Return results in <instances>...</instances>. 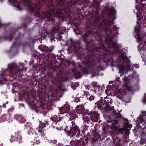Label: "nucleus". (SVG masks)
Segmentation results:
<instances>
[{"mask_svg": "<svg viewBox=\"0 0 146 146\" xmlns=\"http://www.w3.org/2000/svg\"><path fill=\"white\" fill-rule=\"evenodd\" d=\"M88 27L89 31L83 36V40L86 44L85 49L77 48L72 38L67 41L66 44L69 47H73L76 52L86 59L83 62L85 65L83 68L84 73H99L105 70L104 63L107 65L109 63L111 64L117 62L114 56L111 55L110 51L104 42L95 35L91 24Z\"/></svg>", "mask_w": 146, "mask_h": 146, "instance_id": "obj_1", "label": "nucleus"}, {"mask_svg": "<svg viewBox=\"0 0 146 146\" xmlns=\"http://www.w3.org/2000/svg\"><path fill=\"white\" fill-rule=\"evenodd\" d=\"M89 0H26V6L30 13H35L42 20L46 19L52 25L56 17L62 21H70L72 15L82 14L80 10H85Z\"/></svg>", "mask_w": 146, "mask_h": 146, "instance_id": "obj_2", "label": "nucleus"}, {"mask_svg": "<svg viewBox=\"0 0 146 146\" xmlns=\"http://www.w3.org/2000/svg\"><path fill=\"white\" fill-rule=\"evenodd\" d=\"M100 5L98 0H94L93 3L91 4L90 9L92 11H89L91 15L96 14V16L94 19L92 23H90L93 29L94 32L100 39L102 41L110 51L111 55L114 56L118 63L123 64L126 61L125 66L118 65V68H130V62L123 56V54H120V47L116 45V42L114 38L118 34L119 27L115 25L111 26L114 24L113 19L116 11L114 7H111L109 10L111 13L109 14V16L102 21L100 16L98 15V8Z\"/></svg>", "mask_w": 146, "mask_h": 146, "instance_id": "obj_3", "label": "nucleus"}, {"mask_svg": "<svg viewBox=\"0 0 146 146\" xmlns=\"http://www.w3.org/2000/svg\"><path fill=\"white\" fill-rule=\"evenodd\" d=\"M27 76L28 80L31 81L33 82V84L37 85L38 89L37 92L35 90L33 89L31 90L30 94L35 99L33 102L34 106L35 108H39L43 107V104L44 101H46V99H48V96L46 94V84L44 83H42V82L37 81V76L35 75V74H31L28 76L27 74H25Z\"/></svg>", "mask_w": 146, "mask_h": 146, "instance_id": "obj_4", "label": "nucleus"}, {"mask_svg": "<svg viewBox=\"0 0 146 146\" xmlns=\"http://www.w3.org/2000/svg\"><path fill=\"white\" fill-rule=\"evenodd\" d=\"M108 117L110 119L108 120L107 122L111 123V128L115 131L116 135L115 144L116 146H121V138L125 139L129 134V131L126 129L119 128L117 126L119 118L123 119L122 116L120 113H117L114 115H110Z\"/></svg>", "mask_w": 146, "mask_h": 146, "instance_id": "obj_5", "label": "nucleus"}, {"mask_svg": "<svg viewBox=\"0 0 146 146\" xmlns=\"http://www.w3.org/2000/svg\"><path fill=\"white\" fill-rule=\"evenodd\" d=\"M87 135H84V137L81 138L80 140L76 139L74 141H70V145L71 146H86L88 140L89 136L92 138L94 142L101 138L100 135L93 130H91L90 133H87Z\"/></svg>", "mask_w": 146, "mask_h": 146, "instance_id": "obj_6", "label": "nucleus"}, {"mask_svg": "<svg viewBox=\"0 0 146 146\" xmlns=\"http://www.w3.org/2000/svg\"><path fill=\"white\" fill-rule=\"evenodd\" d=\"M24 64L23 63H20L17 64L15 62L9 63L8 64L7 68H2L1 73H4L8 71L10 73H21L25 72L27 68L24 67Z\"/></svg>", "mask_w": 146, "mask_h": 146, "instance_id": "obj_7", "label": "nucleus"}, {"mask_svg": "<svg viewBox=\"0 0 146 146\" xmlns=\"http://www.w3.org/2000/svg\"><path fill=\"white\" fill-rule=\"evenodd\" d=\"M68 136L72 137L75 136L78 138L82 135L79 127L75 124L74 121H70L69 125L66 127L64 130Z\"/></svg>", "mask_w": 146, "mask_h": 146, "instance_id": "obj_8", "label": "nucleus"}, {"mask_svg": "<svg viewBox=\"0 0 146 146\" xmlns=\"http://www.w3.org/2000/svg\"><path fill=\"white\" fill-rule=\"evenodd\" d=\"M99 101L97 102L96 107L98 108L99 110H104L105 111H107V109L109 106V103H110L108 100H104L102 97H101Z\"/></svg>", "mask_w": 146, "mask_h": 146, "instance_id": "obj_9", "label": "nucleus"}, {"mask_svg": "<svg viewBox=\"0 0 146 146\" xmlns=\"http://www.w3.org/2000/svg\"><path fill=\"white\" fill-rule=\"evenodd\" d=\"M50 74L49 75L51 76V80L54 84L61 83L62 82L67 81L68 80L67 78L64 77L63 74H56V77L52 76L53 74Z\"/></svg>", "mask_w": 146, "mask_h": 146, "instance_id": "obj_10", "label": "nucleus"}, {"mask_svg": "<svg viewBox=\"0 0 146 146\" xmlns=\"http://www.w3.org/2000/svg\"><path fill=\"white\" fill-rule=\"evenodd\" d=\"M87 113L90 116V118L92 122L100 123L101 121L100 119V114L96 111H91L88 110L87 111Z\"/></svg>", "mask_w": 146, "mask_h": 146, "instance_id": "obj_11", "label": "nucleus"}, {"mask_svg": "<svg viewBox=\"0 0 146 146\" xmlns=\"http://www.w3.org/2000/svg\"><path fill=\"white\" fill-rule=\"evenodd\" d=\"M12 141L10 140L11 143L13 141L17 142L19 144L21 143L22 137L19 131H16L12 133L11 135Z\"/></svg>", "mask_w": 146, "mask_h": 146, "instance_id": "obj_12", "label": "nucleus"}, {"mask_svg": "<svg viewBox=\"0 0 146 146\" xmlns=\"http://www.w3.org/2000/svg\"><path fill=\"white\" fill-rule=\"evenodd\" d=\"M56 60H51L50 58H48L44 60V64L46 66L47 68L49 70H54V66H55L56 65Z\"/></svg>", "mask_w": 146, "mask_h": 146, "instance_id": "obj_13", "label": "nucleus"}, {"mask_svg": "<svg viewBox=\"0 0 146 146\" xmlns=\"http://www.w3.org/2000/svg\"><path fill=\"white\" fill-rule=\"evenodd\" d=\"M17 74H8V75H7V74H0L1 78L2 79L1 80H4L6 82L13 80L15 79L14 76Z\"/></svg>", "mask_w": 146, "mask_h": 146, "instance_id": "obj_14", "label": "nucleus"}, {"mask_svg": "<svg viewBox=\"0 0 146 146\" xmlns=\"http://www.w3.org/2000/svg\"><path fill=\"white\" fill-rule=\"evenodd\" d=\"M124 84L123 86H125L127 90L129 91H133V86L132 85H129V82L128 78L125 77L123 78Z\"/></svg>", "mask_w": 146, "mask_h": 146, "instance_id": "obj_15", "label": "nucleus"}, {"mask_svg": "<svg viewBox=\"0 0 146 146\" xmlns=\"http://www.w3.org/2000/svg\"><path fill=\"white\" fill-rule=\"evenodd\" d=\"M137 125L138 128L144 129L146 128V121L138 118L137 122Z\"/></svg>", "mask_w": 146, "mask_h": 146, "instance_id": "obj_16", "label": "nucleus"}, {"mask_svg": "<svg viewBox=\"0 0 146 146\" xmlns=\"http://www.w3.org/2000/svg\"><path fill=\"white\" fill-rule=\"evenodd\" d=\"M70 105L68 104H65L60 109V112L61 113H66L67 114L69 115V112L70 111Z\"/></svg>", "mask_w": 146, "mask_h": 146, "instance_id": "obj_17", "label": "nucleus"}, {"mask_svg": "<svg viewBox=\"0 0 146 146\" xmlns=\"http://www.w3.org/2000/svg\"><path fill=\"white\" fill-rule=\"evenodd\" d=\"M91 86L93 88V90L91 89L93 92L96 93L97 92V89L98 91H100L101 86L98 84V82L96 81L92 82L91 83Z\"/></svg>", "mask_w": 146, "mask_h": 146, "instance_id": "obj_18", "label": "nucleus"}, {"mask_svg": "<svg viewBox=\"0 0 146 146\" xmlns=\"http://www.w3.org/2000/svg\"><path fill=\"white\" fill-rule=\"evenodd\" d=\"M126 90L124 88L118 90L117 92V97L119 98H120L121 97H123L124 95H126Z\"/></svg>", "mask_w": 146, "mask_h": 146, "instance_id": "obj_19", "label": "nucleus"}, {"mask_svg": "<svg viewBox=\"0 0 146 146\" xmlns=\"http://www.w3.org/2000/svg\"><path fill=\"white\" fill-rule=\"evenodd\" d=\"M17 31V29H14L11 32L9 35H8L7 36L4 38L5 40H7L9 41H11L15 34V32Z\"/></svg>", "mask_w": 146, "mask_h": 146, "instance_id": "obj_20", "label": "nucleus"}, {"mask_svg": "<svg viewBox=\"0 0 146 146\" xmlns=\"http://www.w3.org/2000/svg\"><path fill=\"white\" fill-rule=\"evenodd\" d=\"M136 9L139 12H141L146 8V4L143 3H139L138 6H135Z\"/></svg>", "mask_w": 146, "mask_h": 146, "instance_id": "obj_21", "label": "nucleus"}, {"mask_svg": "<svg viewBox=\"0 0 146 146\" xmlns=\"http://www.w3.org/2000/svg\"><path fill=\"white\" fill-rule=\"evenodd\" d=\"M14 118L20 123H25L26 121L25 118L21 115H15L14 116Z\"/></svg>", "mask_w": 146, "mask_h": 146, "instance_id": "obj_22", "label": "nucleus"}, {"mask_svg": "<svg viewBox=\"0 0 146 146\" xmlns=\"http://www.w3.org/2000/svg\"><path fill=\"white\" fill-rule=\"evenodd\" d=\"M93 124L92 123V122L91 121H88V122L85 123L84 127L86 128H84V129L82 131V133L84 134V135H85V133L88 130V129L86 128H88L90 127H91L92 126Z\"/></svg>", "mask_w": 146, "mask_h": 146, "instance_id": "obj_23", "label": "nucleus"}, {"mask_svg": "<svg viewBox=\"0 0 146 146\" xmlns=\"http://www.w3.org/2000/svg\"><path fill=\"white\" fill-rule=\"evenodd\" d=\"M84 110V106L82 105L77 106L76 108V111L77 113L81 114L83 113Z\"/></svg>", "mask_w": 146, "mask_h": 146, "instance_id": "obj_24", "label": "nucleus"}, {"mask_svg": "<svg viewBox=\"0 0 146 146\" xmlns=\"http://www.w3.org/2000/svg\"><path fill=\"white\" fill-rule=\"evenodd\" d=\"M84 96H86L88 100L90 101H91L94 100L95 98V97L90 94L88 91H84Z\"/></svg>", "mask_w": 146, "mask_h": 146, "instance_id": "obj_25", "label": "nucleus"}, {"mask_svg": "<svg viewBox=\"0 0 146 146\" xmlns=\"http://www.w3.org/2000/svg\"><path fill=\"white\" fill-rule=\"evenodd\" d=\"M51 119L52 121L56 122L57 123L59 124L58 122L59 121H60L62 120V117H61L59 115H54L52 117H51Z\"/></svg>", "mask_w": 146, "mask_h": 146, "instance_id": "obj_26", "label": "nucleus"}, {"mask_svg": "<svg viewBox=\"0 0 146 146\" xmlns=\"http://www.w3.org/2000/svg\"><path fill=\"white\" fill-rule=\"evenodd\" d=\"M140 143L143 144L146 143V133L143 132L141 135Z\"/></svg>", "mask_w": 146, "mask_h": 146, "instance_id": "obj_27", "label": "nucleus"}, {"mask_svg": "<svg viewBox=\"0 0 146 146\" xmlns=\"http://www.w3.org/2000/svg\"><path fill=\"white\" fill-rule=\"evenodd\" d=\"M108 127L106 126L103 125L102 128V130L103 132L102 133V135L104 137H107L108 134Z\"/></svg>", "mask_w": 146, "mask_h": 146, "instance_id": "obj_28", "label": "nucleus"}, {"mask_svg": "<svg viewBox=\"0 0 146 146\" xmlns=\"http://www.w3.org/2000/svg\"><path fill=\"white\" fill-rule=\"evenodd\" d=\"M48 33L47 31L44 29H42L40 33V35L41 37L45 39L46 38V36L48 34Z\"/></svg>", "mask_w": 146, "mask_h": 146, "instance_id": "obj_29", "label": "nucleus"}, {"mask_svg": "<svg viewBox=\"0 0 146 146\" xmlns=\"http://www.w3.org/2000/svg\"><path fill=\"white\" fill-rule=\"evenodd\" d=\"M19 36L16 37L15 38V42L13 43L12 45V47H13L16 46V44L17 43V41L19 40L21 37L23 36V35L20 33H19Z\"/></svg>", "mask_w": 146, "mask_h": 146, "instance_id": "obj_30", "label": "nucleus"}, {"mask_svg": "<svg viewBox=\"0 0 146 146\" xmlns=\"http://www.w3.org/2000/svg\"><path fill=\"white\" fill-rule=\"evenodd\" d=\"M38 48L43 52H48L49 50L48 48L44 45L39 46H38Z\"/></svg>", "mask_w": 146, "mask_h": 146, "instance_id": "obj_31", "label": "nucleus"}, {"mask_svg": "<svg viewBox=\"0 0 146 146\" xmlns=\"http://www.w3.org/2000/svg\"><path fill=\"white\" fill-rule=\"evenodd\" d=\"M138 118L142 119L146 121V111H143L142 112L141 115H139Z\"/></svg>", "mask_w": 146, "mask_h": 146, "instance_id": "obj_32", "label": "nucleus"}, {"mask_svg": "<svg viewBox=\"0 0 146 146\" xmlns=\"http://www.w3.org/2000/svg\"><path fill=\"white\" fill-rule=\"evenodd\" d=\"M36 70L37 71V73H44V72H45L46 70L45 67L44 66L43 67L42 66H41V67H40L39 69H36Z\"/></svg>", "mask_w": 146, "mask_h": 146, "instance_id": "obj_33", "label": "nucleus"}, {"mask_svg": "<svg viewBox=\"0 0 146 146\" xmlns=\"http://www.w3.org/2000/svg\"><path fill=\"white\" fill-rule=\"evenodd\" d=\"M60 28L59 25H58L56 26H53L52 30V32L54 33H57L59 31Z\"/></svg>", "mask_w": 146, "mask_h": 146, "instance_id": "obj_34", "label": "nucleus"}, {"mask_svg": "<svg viewBox=\"0 0 146 146\" xmlns=\"http://www.w3.org/2000/svg\"><path fill=\"white\" fill-rule=\"evenodd\" d=\"M38 131L41 133L42 136H43L45 135V133H44V129L42 127H40L38 130Z\"/></svg>", "mask_w": 146, "mask_h": 146, "instance_id": "obj_35", "label": "nucleus"}, {"mask_svg": "<svg viewBox=\"0 0 146 146\" xmlns=\"http://www.w3.org/2000/svg\"><path fill=\"white\" fill-rule=\"evenodd\" d=\"M28 133L30 135H33L34 134H35V131L31 127L28 130Z\"/></svg>", "mask_w": 146, "mask_h": 146, "instance_id": "obj_36", "label": "nucleus"}, {"mask_svg": "<svg viewBox=\"0 0 146 146\" xmlns=\"http://www.w3.org/2000/svg\"><path fill=\"white\" fill-rule=\"evenodd\" d=\"M71 87L74 90L75 89L79 86V84L77 82L72 83L71 84Z\"/></svg>", "mask_w": 146, "mask_h": 146, "instance_id": "obj_37", "label": "nucleus"}, {"mask_svg": "<svg viewBox=\"0 0 146 146\" xmlns=\"http://www.w3.org/2000/svg\"><path fill=\"white\" fill-rule=\"evenodd\" d=\"M73 76L76 79H78L81 78L82 75L81 74H74Z\"/></svg>", "mask_w": 146, "mask_h": 146, "instance_id": "obj_38", "label": "nucleus"}, {"mask_svg": "<svg viewBox=\"0 0 146 146\" xmlns=\"http://www.w3.org/2000/svg\"><path fill=\"white\" fill-rule=\"evenodd\" d=\"M137 25H138V26H136L135 27V32H137L138 31H140V25L139 24V23L137 21Z\"/></svg>", "mask_w": 146, "mask_h": 146, "instance_id": "obj_39", "label": "nucleus"}, {"mask_svg": "<svg viewBox=\"0 0 146 146\" xmlns=\"http://www.w3.org/2000/svg\"><path fill=\"white\" fill-rule=\"evenodd\" d=\"M137 42H140L143 40V36H141V35L139 34H138L137 35Z\"/></svg>", "mask_w": 146, "mask_h": 146, "instance_id": "obj_40", "label": "nucleus"}, {"mask_svg": "<svg viewBox=\"0 0 146 146\" xmlns=\"http://www.w3.org/2000/svg\"><path fill=\"white\" fill-rule=\"evenodd\" d=\"M14 110V109L13 108H10L8 110V114L9 116L11 115V112H12Z\"/></svg>", "mask_w": 146, "mask_h": 146, "instance_id": "obj_41", "label": "nucleus"}, {"mask_svg": "<svg viewBox=\"0 0 146 146\" xmlns=\"http://www.w3.org/2000/svg\"><path fill=\"white\" fill-rule=\"evenodd\" d=\"M84 120L85 121V123L88 122V121H90L91 120H90V119L89 117L88 116H86L85 117H84L83 118Z\"/></svg>", "mask_w": 146, "mask_h": 146, "instance_id": "obj_42", "label": "nucleus"}, {"mask_svg": "<svg viewBox=\"0 0 146 146\" xmlns=\"http://www.w3.org/2000/svg\"><path fill=\"white\" fill-rule=\"evenodd\" d=\"M6 115L4 114L1 117H0V119L1 120L3 121H4L6 119Z\"/></svg>", "mask_w": 146, "mask_h": 146, "instance_id": "obj_43", "label": "nucleus"}, {"mask_svg": "<svg viewBox=\"0 0 146 146\" xmlns=\"http://www.w3.org/2000/svg\"><path fill=\"white\" fill-rule=\"evenodd\" d=\"M31 123L30 122H28L27 123L25 124V126L27 127H29L30 128V127L31 126Z\"/></svg>", "mask_w": 146, "mask_h": 146, "instance_id": "obj_44", "label": "nucleus"}, {"mask_svg": "<svg viewBox=\"0 0 146 146\" xmlns=\"http://www.w3.org/2000/svg\"><path fill=\"white\" fill-rule=\"evenodd\" d=\"M143 101L144 104H146V93L144 94L143 98Z\"/></svg>", "mask_w": 146, "mask_h": 146, "instance_id": "obj_45", "label": "nucleus"}, {"mask_svg": "<svg viewBox=\"0 0 146 146\" xmlns=\"http://www.w3.org/2000/svg\"><path fill=\"white\" fill-rule=\"evenodd\" d=\"M84 86L85 88L87 90H90V88H91L90 85L89 84L88 85H86Z\"/></svg>", "mask_w": 146, "mask_h": 146, "instance_id": "obj_46", "label": "nucleus"}, {"mask_svg": "<svg viewBox=\"0 0 146 146\" xmlns=\"http://www.w3.org/2000/svg\"><path fill=\"white\" fill-rule=\"evenodd\" d=\"M123 121L125 122L126 123V125L127 126H128V125H129V121L128 120L127 118H124L123 119Z\"/></svg>", "mask_w": 146, "mask_h": 146, "instance_id": "obj_47", "label": "nucleus"}, {"mask_svg": "<svg viewBox=\"0 0 146 146\" xmlns=\"http://www.w3.org/2000/svg\"><path fill=\"white\" fill-rule=\"evenodd\" d=\"M92 75L91 76V77L92 78H93L94 76H100V74H92Z\"/></svg>", "mask_w": 146, "mask_h": 146, "instance_id": "obj_48", "label": "nucleus"}, {"mask_svg": "<svg viewBox=\"0 0 146 146\" xmlns=\"http://www.w3.org/2000/svg\"><path fill=\"white\" fill-rule=\"evenodd\" d=\"M71 115H72L73 116V118L75 119L78 117L77 115L75 113H73L71 114Z\"/></svg>", "mask_w": 146, "mask_h": 146, "instance_id": "obj_49", "label": "nucleus"}, {"mask_svg": "<svg viewBox=\"0 0 146 146\" xmlns=\"http://www.w3.org/2000/svg\"><path fill=\"white\" fill-rule=\"evenodd\" d=\"M80 99L78 98H76L75 99V102H80Z\"/></svg>", "mask_w": 146, "mask_h": 146, "instance_id": "obj_50", "label": "nucleus"}, {"mask_svg": "<svg viewBox=\"0 0 146 146\" xmlns=\"http://www.w3.org/2000/svg\"><path fill=\"white\" fill-rule=\"evenodd\" d=\"M58 146H70V145H65L64 144H62L61 143H60L58 145Z\"/></svg>", "mask_w": 146, "mask_h": 146, "instance_id": "obj_51", "label": "nucleus"}, {"mask_svg": "<svg viewBox=\"0 0 146 146\" xmlns=\"http://www.w3.org/2000/svg\"><path fill=\"white\" fill-rule=\"evenodd\" d=\"M133 132L134 133L135 135H137V134H136L137 133V130H136L135 129L134 130H133Z\"/></svg>", "mask_w": 146, "mask_h": 146, "instance_id": "obj_52", "label": "nucleus"}, {"mask_svg": "<svg viewBox=\"0 0 146 146\" xmlns=\"http://www.w3.org/2000/svg\"><path fill=\"white\" fill-rule=\"evenodd\" d=\"M35 143L38 144L39 143H40V142L39 140H37L35 141Z\"/></svg>", "mask_w": 146, "mask_h": 146, "instance_id": "obj_53", "label": "nucleus"}, {"mask_svg": "<svg viewBox=\"0 0 146 146\" xmlns=\"http://www.w3.org/2000/svg\"><path fill=\"white\" fill-rule=\"evenodd\" d=\"M27 25V24L26 23H23L22 24V27H26Z\"/></svg>", "mask_w": 146, "mask_h": 146, "instance_id": "obj_54", "label": "nucleus"}, {"mask_svg": "<svg viewBox=\"0 0 146 146\" xmlns=\"http://www.w3.org/2000/svg\"><path fill=\"white\" fill-rule=\"evenodd\" d=\"M46 124L44 123H43L42 124V126L41 127H42V128H44L46 127Z\"/></svg>", "mask_w": 146, "mask_h": 146, "instance_id": "obj_55", "label": "nucleus"}, {"mask_svg": "<svg viewBox=\"0 0 146 146\" xmlns=\"http://www.w3.org/2000/svg\"><path fill=\"white\" fill-rule=\"evenodd\" d=\"M3 108H5L6 107V104L5 103H3Z\"/></svg>", "mask_w": 146, "mask_h": 146, "instance_id": "obj_56", "label": "nucleus"}, {"mask_svg": "<svg viewBox=\"0 0 146 146\" xmlns=\"http://www.w3.org/2000/svg\"><path fill=\"white\" fill-rule=\"evenodd\" d=\"M23 74H21V73H20L19 74V78H20V77H22V75Z\"/></svg>", "mask_w": 146, "mask_h": 146, "instance_id": "obj_57", "label": "nucleus"}, {"mask_svg": "<svg viewBox=\"0 0 146 146\" xmlns=\"http://www.w3.org/2000/svg\"><path fill=\"white\" fill-rule=\"evenodd\" d=\"M52 50H53V49L52 48H51V49H50L49 50V52H51Z\"/></svg>", "mask_w": 146, "mask_h": 146, "instance_id": "obj_58", "label": "nucleus"}, {"mask_svg": "<svg viewBox=\"0 0 146 146\" xmlns=\"http://www.w3.org/2000/svg\"><path fill=\"white\" fill-rule=\"evenodd\" d=\"M0 146H3V144L1 143H0Z\"/></svg>", "mask_w": 146, "mask_h": 146, "instance_id": "obj_59", "label": "nucleus"}, {"mask_svg": "<svg viewBox=\"0 0 146 146\" xmlns=\"http://www.w3.org/2000/svg\"><path fill=\"white\" fill-rule=\"evenodd\" d=\"M1 108H2V106L1 105L0 106V110H1Z\"/></svg>", "mask_w": 146, "mask_h": 146, "instance_id": "obj_60", "label": "nucleus"}, {"mask_svg": "<svg viewBox=\"0 0 146 146\" xmlns=\"http://www.w3.org/2000/svg\"><path fill=\"white\" fill-rule=\"evenodd\" d=\"M136 2H137V0H136Z\"/></svg>", "mask_w": 146, "mask_h": 146, "instance_id": "obj_61", "label": "nucleus"}, {"mask_svg": "<svg viewBox=\"0 0 146 146\" xmlns=\"http://www.w3.org/2000/svg\"><path fill=\"white\" fill-rule=\"evenodd\" d=\"M90 18H92V16H91V17Z\"/></svg>", "mask_w": 146, "mask_h": 146, "instance_id": "obj_62", "label": "nucleus"}, {"mask_svg": "<svg viewBox=\"0 0 146 146\" xmlns=\"http://www.w3.org/2000/svg\"><path fill=\"white\" fill-rule=\"evenodd\" d=\"M46 73H50L49 72H47Z\"/></svg>", "mask_w": 146, "mask_h": 146, "instance_id": "obj_63", "label": "nucleus"}, {"mask_svg": "<svg viewBox=\"0 0 146 146\" xmlns=\"http://www.w3.org/2000/svg\"><path fill=\"white\" fill-rule=\"evenodd\" d=\"M62 127V126H60V127Z\"/></svg>", "mask_w": 146, "mask_h": 146, "instance_id": "obj_64", "label": "nucleus"}]
</instances>
